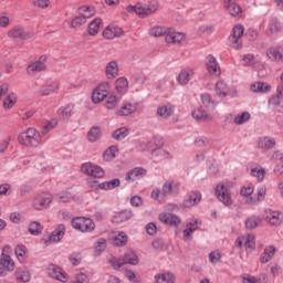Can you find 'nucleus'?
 I'll use <instances>...</instances> for the list:
<instances>
[{
    "label": "nucleus",
    "mask_w": 283,
    "mask_h": 283,
    "mask_svg": "<svg viewBox=\"0 0 283 283\" xmlns=\"http://www.w3.org/2000/svg\"><path fill=\"white\" fill-rule=\"evenodd\" d=\"M116 154H118V147L111 146L104 151L103 159L106 160V163H109L116 158Z\"/></svg>",
    "instance_id": "57"
},
{
    "label": "nucleus",
    "mask_w": 283,
    "mask_h": 283,
    "mask_svg": "<svg viewBox=\"0 0 283 283\" xmlns=\"http://www.w3.org/2000/svg\"><path fill=\"white\" fill-rule=\"evenodd\" d=\"M7 36L9 39H20L21 41H28L30 39V34L21 25H15L9 30Z\"/></svg>",
    "instance_id": "22"
},
{
    "label": "nucleus",
    "mask_w": 283,
    "mask_h": 283,
    "mask_svg": "<svg viewBox=\"0 0 283 283\" xmlns=\"http://www.w3.org/2000/svg\"><path fill=\"white\" fill-rule=\"evenodd\" d=\"M276 251L277 249H275L274 245H266L260 256L261 264H266L271 262Z\"/></svg>",
    "instance_id": "32"
},
{
    "label": "nucleus",
    "mask_w": 283,
    "mask_h": 283,
    "mask_svg": "<svg viewBox=\"0 0 283 283\" xmlns=\"http://www.w3.org/2000/svg\"><path fill=\"white\" fill-rule=\"evenodd\" d=\"M48 275L53 277V280H59V282H67V273L63 271V269L59 268V265L50 264L46 269Z\"/></svg>",
    "instance_id": "18"
},
{
    "label": "nucleus",
    "mask_w": 283,
    "mask_h": 283,
    "mask_svg": "<svg viewBox=\"0 0 283 283\" xmlns=\"http://www.w3.org/2000/svg\"><path fill=\"white\" fill-rule=\"evenodd\" d=\"M75 280L78 283H90L92 282V273L80 272L75 275Z\"/></svg>",
    "instance_id": "64"
},
{
    "label": "nucleus",
    "mask_w": 283,
    "mask_h": 283,
    "mask_svg": "<svg viewBox=\"0 0 283 283\" xmlns=\"http://www.w3.org/2000/svg\"><path fill=\"white\" fill-rule=\"evenodd\" d=\"M101 136H103L101 127L93 126L87 133L88 143H96V140H99Z\"/></svg>",
    "instance_id": "49"
},
{
    "label": "nucleus",
    "mask_w": 283,
    "mask_h": 283,
    "mask_svg": "<svg viewBox=\"0 0 283 283\" xmlns=\"http://www.w3.org/2000/svg\"><path fill=\"white\" fill-rule=\"evenodd\" d=\"M244 224L245 229H249L251 231L253 229H258V227L262 224V219L258 216H251L245 220Z\"/></svg>",
    "instance_id": "47"
},
{
    "label": "nucleus",
    "mask_w": 283,
    "mask_h": 283,
    "mask_svg": "<svg viewBox=\"0 0 283 283\" xmlns=\"http://www.w3.org/2000/svg\"><path fill=\"white\" fill-rule=\"evenodd\" d=\"M18 143L22 147H41L43 145V137L35 128L29 127L18 135Z\"/></svg>",
    "instance_id": "3"
},
{
    "label": "nucleus",
    "mask_w": 283,
    "mask_h": 283,
    "mask_svg": "<svg viewBox=\"0 0 283 283\" xmlns=\"http://www.w3.org/2000/svg\"><path fill=\"white\" fill-rule=\"evenodd\" d=\"M127 233L125 232H118L114 238H113V242L115 247H125V244H127Z\"/></svg>",
    "instance_id": "55"
},
{
    "label": "nucleus",
    "mask_w": 283,
    "mask_h": 283,
    "mask_svg": "<svg viewBox=\"0 0 283 283\" xmlns=\"http://www.w3.org/2000/svg\"><path fill=\"white\" fill-rule=\"evenodd\" d=\"M14 275H15L17 282L28 283L30 282V280H32V274H30V270L25 268H19L15 271Z\"/></svg>",
    "instance_id": "40"
},
{
    "label": "nucleus",
    "mask_w": 283,
    "mask_h": 283,
    "mask_svg": "<svg viewBox=\"0 0 283 283\" xmlns=\"http://www.w3.org/2000/svg\"><path fill=\"white\" fill-rule=\"evenodd\" d=\"M71 227L81 233H92L96 229L94 220L87 217H75L71 220Z\"/></svg>",
    "instance_id": "6"
},
{
    "label": "nucleus",
    "mask_w": 283,
    "mask_h": 283,
    "mask_svg": "<svg viewBox=\"0 0 283 283\" xmlns=\"http://www.w3.org/2000/svg\"><path fill=\"white\" fill-rule=\"evenodd\" d=\"M158 8H160L158 0H150L147 3L137 2L135 6L129 4L126 7V11L129 14H137L139 19H147V17L158 12Z\"/></svg>",
    "instance_id": "2"
},
{
    "label": "nucleus",
    "mask_w": 283,
    "mask_h": 283,
    "mask_svg": "<svg viewBox=\"0 0 283 283\" xmlns=\"http://www.w3.org/2000/svg\"><path fill=\"white\" fill-rule=\"evenodd\" d=\"M59 87H61L59 81L46 82L41 86L40 94L42 96H50V94H55V92H59Z\"/></svg>",
    "instance_id": "26"
},
{
    "label": "nucleus",
    "mask_w": 283,
    "mask_h": 283,
    "mask_svg": "<svg viewBox=\"0 0 283 283\" xmlns=\"http://www.w3.org/2000/svg\"><path fill=\"white\" fill-rule=\"evenodd\" d=\"M251 176L252 178H256L259 182H262L264 180V174H266V170L264 168L258 166L251 169Z\"/></svg>",
    "instance_id": "61"
},
{
    "label": "nucleus",
    "mask_w": 283,
    "mask_h": 283,
    "mask_svg": "<svg viewBox=\"0 0 283 283\" xmlns=\"http://www.w3.org/2000/svg\"><path fill=\"white\" fill-rule=\"evenodd\" d=\"M186 39L187 34H185L184 32H178L174 30V28H170L168 31V36H166V43L180 45L181 43H185Z\"/></svg>",
    "instance_id": "19"
},
{
    "label": "nucleus",
    "mask_w": 283,
    "mask_h": 283,
    "mask_svg": "<svg viewBox=\"0 0 283 283\" xmlns=\"http://www.w3.org/2000/svg\"><path fill=\"white\" fill-rule=\"evenodd\" d=\"M55 198L59 200V202H78L81 200L76 195L70 192V191H63L57 195H55Z\"/></svg>",
    "instance_id": "39"
},
{
    "label": "nucleus",
    "mask_w": 283,
    "mask_h": 283,
    "mask_svg": "<svg viewBox=\"0 0 283 283\" xmlns=\"http://www.w3.org/2000/svg\"><path fill=\"white\" fill-rule=\"evenodd\" d=\"M28 230L31 235H41V232L43 231V226L39 221H32L29 224Z\"/></svg>",
    "instance_id": "59"
},
{
    "label": "nucleus",
    "mask_w": 283,
    "mask_h": 283,
    "mask_svg": "<svg viewBox=\"0 0 283 283\" xmlns=\"http://www.w3.org/2000/svg\"><path fill=\"white\" fill-rule=\"evenodd\" d=\"M178 209V206L175 203H168L166 206V212H161L158 217L159 222L166 224L167 227H180L182 220L177 214L172 212Z\"/></svg>",
    "instance_id": "4"
},
{
    "label": "nucleus",
    "mask_w": 283,
    "mask_h": 283,
    "mask_svg": "<svg viewBox=\"0 0 283 283\" xmlns=\"http://www.w3.org/2000/svg\"><path fill=\"white\" fill-rule=\"evenodd\" d=\"M12 271H14V260L9 254L2 252L0 258V276L6 277Z\"/></svg>",
    "instance_id": "14"
},
{
    "label": "nucleus",
    "mask_w": 283,
    "mask_h": 283,
    "mask_svg": "<svg viewBox=\"0 0 283 283\" xmlns=\"http://www.w3.org/2000/svg\"><path fill=\"white\" fill-rule=\"evenodd\" d=\"M127 136H129V129H127L126 127L116 129L112 135V137L115 140H123V139L127 138Z\"/></svg>",
    "instance_id": "62"
},
{
    "label": "nucleus",
    "mask_w": 283,
    "mask_h": 283,
    "mask_svg": "<svg viewBox=\"0 0 283 283\" xmlns=\"http://www.w3.org/2000/svg\"><path fill=\"white\" fill-rule=\"evenodd\" d=\"M224 8L231 17L240 19L242 17V7L235 3L234 0H224Z\"/></svg>",
    "instance_id": "24"
},
{
    "label": "nucleus",
    "mask_w": 283,
    "mask_h": 283,
    "mask_svg": "<svg viewBox=\"0 0 283 283\" xmlns=\"http://www.w3.org/2000/svg\"><path fill=\"white\" fill-rule=\"evenodd\" d=\"M65 235V226L59 224L49 235V242H61Z\"/></svg>",
    "instance_id": "36"
},
{
    "label": "nucleus",
    "mask_w": 283,
    "mask_h": 283,
    "mask_svg": "<svg viewBox=\"0 0 283 283\" xmlns=\"http://www.w3.org/2000/svg\"><path fill=\"white\" fill-rule=\"evenodd\" d=\"M78 14L87 21V19H92V17L96 14V9H94V7L83 6L78 9Z\"/></svg>",
    "instance_id": "50"
},
{
    "label": "nucleus",
    "mask_w": 283,
    "mask_h": 283,
    "mask_svg": "<svg viewBox=\"0 0 283 283\" xmlns=\"http://www.w3.org/2000/svg\"><path fill=\"white\" fill-rule=\"evenodd\" d=\"M59 125V120L56 119H51L44 124L42 127V135L45 136L46 134H50L52 129H54Z\"/></svg>",
    "instance_id": "63"
},
{
    "label": "nucleus",
    "mask_w": 283,
    "mask_h": 283,
    "mask_svg": "<svg viewBox=\"0 0 283 283\" xmlns=\"http://www.w3.org/2000/svg\"><path fill=\"white\" fill-rule=\"evenodd\" d=\"M14 253L19 262L25 264V260H28V248L23 244H19L15 247Z\"/></svg>",
    "instance_id": "43"
},
{
    "label": "nucleus",
    "mask_w": 283,
    "mask_h": 283,
    "mask_svg": "<svg viewBox=\"0 0 283 283\" xmlns=\"http://www.w3.org/2000/svg\"><path fill=\"white\" fill-rule=\"evenodd\" d=\"M81 171L82 174H84L85 176H90L91 178H105V170L103 169V167L92 163L82 164Z\"/></svg>",
    "instance_id": "10"
},
{
    "label": "nucleus",
    "mask_w": 283,
    "mask_h": 283,
    "mask_svg": "<svg viewBox=\"0 0 283 283\" xmlns=\"http://www.w3.org/2000/svg\"><path fill=\"white\" fill-rule=\"evenodd\" d=\"M266 198V186H259L256 188V193L254 197H249L245 200V203L249 205L250 207H258L260 202H264Z\"/></svg>",
    "instance_id": "15"
},
{
    "label": "nucleus",
    "mask_w": 283,
    "mask_h": 283,
    "mask_svg": "<svg viewBox=\"0 0 283 283\" xmlns=\"http://www.w3.org/2000/svg\"><path fill=\"white\" fill-rule=\"evenodd\" d=\"M87 187L91 188V191L98 193V191H112V189H116V187H120V179L115 178L109 181L98 182L94 179H87Z\"/></svg>",
    "instance_id": "5"
},
{
    "label": "nucleus",
    "mask_w": 283,
    "mask_h": 283,
    "mask_svg": "<svg viewBox=\"0 0 283 283\" xmlns=\"http://www.w3.org/2000/svg\"><path fill=\"white\" fill-rule=\"evenodd\" d=\"M72 114H74V104L72 103L61 106L57 109V115L62 120H70L72 118Z\"/></svg>",
    "instance_id": "34"
},
{
    "label": "nucleus",
    "mask_w": 283,
    "mask_h": 283,
    "mask_svg": "<svg viewBox=\"0 0 283 283\" xmlns=\"http://www.w3.org/2000/svg\"><path fill=\"white\" fill-rule=\"evenodd\" d=\"M169 29L170 27L155 25L149 30V35L155 38L165 36L167 39Z\"/></svg>",
    "instance_id": "41"
},
{
    "label": "nucleus",
    "mask_w": 283,
    "mask_h": 283,
    "mask_svg": "<svg viewBox=\"0 0 283 283\" xmlns=\"http://www.w3.org/2000/svg\"><path fill=\"white\" fill-rule=\"evenodd\" d=\"M107 96H109V83H102L93 90L92 102L98 105V103H103Z\"/></svg>",
    "instance_id": "12"
},
{
    "label": "nucleus",
    "mask_w": 283,
    "mask_h": 283,
    "mask_svg": "<svg viewBox=\"0 0 283 283\" xmlns=\"http://www.w3.org/2000/svg\"><path fill=\"white\" fill-rule=\"evenodd\" d=\"M266 57L270 61H275L277 63H283V49L282 46H271L265 52Z\"/></svg>",
    "instance_id": "25"
},
{
    "label": "nucleus",
    "mask_w": 283,
    "mask_h": 283,
    "mask_svg": "<svg viewBox=\"0 0 283 283\" xmlns=\"http://www.w3.org/2000/svg\"><path fill=\"white\" fill-rule=\"evenodd\" d=\"M101 23H103V20L101 18H95L92 22H90L87 33L91 36H96V34H98V30H101Z\"/></svg>",
    "instance_id": "44"
},
{
    "label": "nucleus",
    "mask_w": 283,
    "mask_h": 283,
    "mask_svg": "<svg viewBox=\"0 0 283 283\" xmlns=\"http://www.w3.org/2000/svg\"><path fill=\"white\" fill-rule=\"evenodd\" d=\"M249 120H251V113L249 112L240 113L233 118L234 125H245Z\"/></svg>",
    "instance_id": "52"
},
{
    "label": "nucleus",
    "mask_w": 283,
    "mask_h": 283,
    "mask_svg": "<svg viewBox=\"0 0 283 283\" xmlns=\"http://www.w3.org/2000/svg\"><path fill=\"white\" fill-rule=\"evenodd\" d=\"M155 283H175L176 276L171 272L163 271L154 276Z\"/></svg>",
    "instance_id": "31"
},
{
    "label": "nucleus",
    "mask_w": 283,
    "mask_h": 283,
    "mask_svg": "<svg viewBox=\"0 0 283 283\" xmlns=\"http://www.w3.org/2000/svg\"><path fill=\"white\" fill-rule=\"evenodd\" d=\"M265 220H268V222H270L274 227H279V224H282L283 213L277 210H266Z\"/></svg>",
    "instance_id": "27"
},
{
    "label": "nucleus",
    "mask_w": 283,
    "mask_h": 283,
    "mask_svg": "<svg viewBox=\"0 0 283 283\" xmlns=\"http://www.w3.org/2000/svg\"><path fill=\"white\" fill-rule=\"evenodd\" d=\"M196 76V71L192 67H186L180 71L177 82L179 85H189V81H191Z\"/></svg>",
    "instance_id": "23"
},
{
    "label": "nucleus",
    "mask_w": 283,
    "mask_h": 283,
    "mask_svg": "<svg viewBox=\"0 0 283 283\" xmlns=\"http://www.w3.org/2000/svg\"><path fill=\"white\" fill-rule=\"evenodd\" d=\"M175 107L171 104L163 105L157 108V114L160 118H169L174 114Z\"/></svg>",
    "instance_id": "45"
},
{
    "label": "nucleus",
    "mask_w": 283,
    "mask_h": 283,
    "mask_svg": "<svg viewBox=\"0 0 283 283\" xmlns=\"http://www.w3.org/2000/svg\"><path fill=\"white\" fill-rule=\"evenodd\" d=\"M48 61V56H40L39 61H35L28 65L27 72L28 74H34V72H43L45 70V62Z\"/></svg>",
    "instance_id": "30"
},
{
    "label": "nucleus",
    "mask_w": 283,
    "mask_h": 283,
    "mask_svg": "<svg viewBox=\"0 0 283 283\" xmlns=\"http://www.w3.org/2000/svg\"><path fill=\"white\" fill-rule=\"evenodd\" d=\"M244 34V27L242 24H237L232 29V34L228 38V43L234 50H240L242 48V36Z\"/></svg>",
    "instance_id": "11"
},
{
    "label": "nucleus",
    "mask_w": 283,
    "mask_h": 283,
    "mask_svg": "<svg viewBox=\"0 0 283 283\" xmlns=\"http://www.w3.org/2000/svg\"><path fill=\"white\" fill-rule=\"evenodd\" d=\"M214 92L218 98H227V96H229L230 98L238 97V90L229 87V84H227V82H224L223 80L217 81V83L214 84Z\"/></svg>",
    "instance_id": "9"
},
{
    "label": "nucleus",
    "mask_w": 283,
    "mask_h": 283,
    "mask_svg": "<svg viewBox=\"0 0 283 283\" xmlns=\"http://www.w3.org/2000/svg\"><path fill=\"white\" fill-rule=\"evenodd\" d=\"M206 70L210 76H216L217 78L222 76V69L220 67V63L213 55H208L206 57Z\"/></svg>",
    "instance_id": "13"
},
{
    "label": "nucleus",
    "mask_w": 283,
    "mask_h": 283,
    "mask_svg": "<svg viewBox=\"0 0 283 283\" xmlns=\"http://www.w3.org/2000/svg\"><path fill=\"white\" fill-rule=\"evenodd\" d=\"M123 264H130L132 266H136L138 264V255H136V252L133 250H128L123 256H122Z\"/></svg>",
    "instance_id": "42"
},
{
    "label": "nucleus",
    "mask_w": 283,
    "mask_h": 283,
    "mask_svg": "<svg viewBox=\"0 0 283 283\" xmlns=\"http://www.w3.org/2000/svg\"><path fill=\"white\" fill-rule=\"evenodd\" d=\"M201 201L202 193H200V191H190L186 195V198L184 200V207L185 209H191V207L200 205Z\"/></svg>",
    "instance_id": "20"
},
{
    "label": "nucleus",
    "mask_w": 283,
    "mask_h": 283,
    "mask_svg": "<svg viewBox=\"0 0 283 283\" xmlns=\"http://www.w3.org/2000/svg\"><path fill=\"white\" fill-rule=\"evenodd\" d=\"M138 112V103L124 101L119 108L116 111L117 116H129L134 113Z\"/></svg>",
    "instance_id": "16"
},
{
    "label": "nucleus",
    "mask_w": 283,
    "mask_h": 283,
    "mask_svg": "<svg viewBox=\"0 0 283 283\" xmlns=\"http://www.w3.org/2000/svg\"><path fill=\"white\" fill-rule=\"evenodd\" d=\"M107 249V239L105 238H99L95 243H94V255L98 256L102 255Z\"/></svg>",
    "instance_id": "46"
},
{
    "label": "nucleus",
    "mask_w": 283,
    "mask_h": 283,
    "mask_svg": "<svg viewBox=\"0 0 283 283\" xmlns=\"http://www.w3.org/2000/svg\"><path fill=\"white\" fill-rule=\"evenodd\" d=\"M134 213L130 210H124L115 216V222H127L133 218Z\"/></svg>",
    "instance_id": "60"
},
{
    "label": "nucleus",
    "mask_w": 283,
    "mask_h": 283,
    "mask_svg": "<svg viewBox=\"0 0 283 283\" xmlns=\"http://www.w3.org/2000/svg\"><path fill=\"white\" fill-rule=\"evenodd\" d=\"M123 28L116 24H109L103 31L104 39H107L108 41H112L113 39H118V36H123Z\"/></svg>",
    "instance_id": "21"
},
{
    "label": "nucleus",
    "mask_w": 283,
    "mask_h": 283,
    "mask_svg": "<svg viewBox=\"0 0 283 283\" xmlns=\"http://www.w3.org/2000/svg\"><path fill=\"white\" fill-rule=\"evenodd\" d=\"M200 98H201V103H202V105H205V107H211L212 109H216V107L218 106V103H216L213 101V98L211 97V95H209L208 93L201 94Z\"/></svg>",
    "instance_id": "58"
},
{
    "label": "nucleus",
    "mask_w": 283,
    "mask_h": 283,
    "mask_svg": "<svg viewBox=\"0 0 283 283\" xmlns=\"http://www.w3.org/2000/svg\"><path fill=\"white\" fill-rule=\"evenodd\" d=\"M208 260H209L210 264H220V262H222V252L218 249L212 250L208 254Z\"/></svg>",
    "instance_id": "56"
},
{
    "label": "nucleus",
    "mask_w": 283,
    "mask_h": 283,
    "mask_svg": "<svg viewBox=\"0 0 283 283\" xmlns=\"http://www.w3.org/2000/svg\"><path fill=\"white\" fill-rule=\"evenodd\" d=\"M115 90L117 94H119L120 96H124V94H127V91L129 90V81H127V77L125 76L118 77L115 81Z\"/></svg>",
    "instance_id": "33"
},
{
    "label": "nucleus",
    "mask_w": 283,
    "mask_h": 283,
    "mask_svg": "<svg viewBox=\"0 0 283 283\" xmlns=\"http://www.w3.org/2000/svg\"><path fill=\"white\" fill-rule=\"evenodd\" d=\"M163 145H165V139H163L161 137L155 138L154 143L148 142L147 149L148 151H150V154H155L157 149H160V147H163Z\"/></svg>",
    "instance_id": "54"
},
{
    "label": "nucleus",
    "mask_w": 283,
    "mask_h": 283,
    "mask_svg": "<svg viewBox=\"0 0 283 283\" xmlns=\"http://www.w3.org/2000/svg\"><path fill=\"white\" fill-rule=\"evenodd\" d=\"M180 193V184L174 179L166 180L160 188H154L150 198L157 202H165L167 196H178Z\"/></svg>",
    "instance_id": "1"
},
{
    "label": "nucleus",
    "mask_w": 283,
    "mask_h": 283,
    "mask_svg": "<svg viewBox=\"0 0 283 283\" xmlns=\"http://www.w3.org/2000/svg\"><path fill=\"white\" fill-rule=\"evenodd\" d=\"M147 176V170L143 167H136L126 174V181L134 182L135 180H140Z\"/></svg>",
    "instance_id": "29"
},
{
    "label": "nucleus",
    "mask_w": 283,
    "mask_h": 283,
    "mask_svg": "<svg viewBox=\"0 0 283 283\" xmlns=\"http://www.w3.org/2000/svg\"><path fill=\"white\" fill-rule=\"evenodd\" d=\"M118 62L117 61H111L106 64L105 66V74L107 76V78H116V76H118Z\"/></svg>",
    "instance_id": "38"
},
{
    "label": "nucleus",
    "mask_w": 283,
    "mask_h": 283,
    "mask_svg": "<svg viewBox=\"0 0 283 283\" xmlns=\"http://www.w3.org/2000/svg\"><path fill=\"white\" fill-rule=\"evenodd\" d=\"M229 187H231V182H220L216 187V196L219 200V202H222L224 207H231L233 205V198H231V192H229Z\"/></svg>",
    "instance_id": "7"
},
{
    "label": "nucleus",
    "mask_w": 283,
    "mask_h": 283,
    "mask_svg": "<svg viewBox=\"0 0 283 283\" xmlns=\"http://www.w3.org/2000/svg\"><path fill=\"white\" fill-rule=\"evenodd\" d=\"M250 90L254 94H268V92H271V85L264 82H254L250 85Z\"/></svg>",
    "instance_id": "37"
},
{
    "label": "nucleus",
    "mask_w": 283,
    "mask_h": 283,
    "mask_svg": "<svg viewBox=\"0 0 283 283\" xmlns=\"http://www.w3.org/2000/svg\"><path fill=\"white\" fill-rule=\"evenodd\" d=\"M234 244L238 249H242V247H244L245 249H250L251 251H253V249H255V235L245 234L238 237Z\"/></svg>",
    "instance_id": "17"
},
{
    "label": "nucleus",
    "mask_w": 283,
    "mask_h": 283,
    "mask_svg": "<svg viewBox=\"0 0 283 283\" xmlns=\"http://www.w3.org/2000/svg\"><path fill=\"white\" fill-rule=\"evenodd\" d=\"M191 116L197 123H207L208 120H213V117L209 115L202 107L195 108L191 112Z\"/></svg>",
    "instance_id": "28"
},
{
    "label": "nucleus",
    "mask_w": 283,
    "mask_h": 283,
    "mask_svg": "<svg viewBox=\"0 0 283 283\" xmlns=\"http://www.w3.org/2000/svg\"><path fill=\"white\" fill-rule=\"evenodd\" d=\"M120 103V97L116 94H108L105 102L106 109H115Z\"/></svg>",
    "instance_id": "48"
},
{
    "label": "nucleus",
    "mask_w": 283,
    "mask_h": 283,
    "mask_svg": "<svg viewBox=\"0 0 283 283\" xmlns=\"http://www.w3.org/2000/svg\"><path fill=\"white\" fill-rule=\"evenodd\" d=\"M275 138L270 136L260 137L256 142L259 149H273L275 147Z\"/></svg>",
    "instance_id": "35"
},
{
    "label": "nucleus",
    "mask_w": 283,
    "mask_h": 283,
    "mask_svg": "<svg viewBox=\"0 0 283 283\" xmlns=\"http://www.w3.org/2000/svg\"><path fill=\"white\" fill-rule=\"evenodd\" d=\"M17 93L12 92L7 95V97L3 101V107L4 109H12L14 105H17Z\"/></svg>",
    "instance_id": "51"
},
{
    "label": "nucleus",
    "mask_w": 283,
    "mask_h": 283,
    "mask_svg": "<svg viewBox=\"0 0 283 283\" xmlns=\"http://www.w3.org/2000/svg\"><path fill=\"white\" fill-rule=\"evenodd\" d=\"M283 101V93L280 91L276 95H272L268 102L269 107L275 109V107H280Z\"/></svg>",
    "instance_id": "53"
},
{
    "label": "nucleus",
    "mask_w": 283,
    "mask_h": 283,
    "mask_svg": "<svg viewBox=\"0 0 283 283\" xmlns=\"http://www.w3.org/2000/svg\"><path fill=\"white\" fill-rule=\"evenodd\" d=\"M54 197L50 192H41L35 195L32 201V207L35 211H45V209H50V205H52Z\"/></svg>",
    "instance_id": "8"
}]
</instances>
